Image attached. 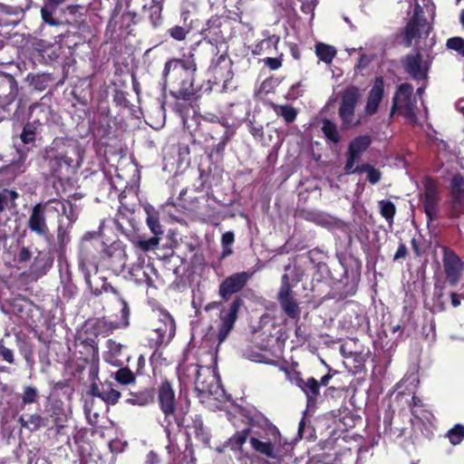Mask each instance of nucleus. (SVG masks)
Masks as SVG:
<instances>
[{
	"instance_id": "nucleus-1",
	"label": "nucleus",
	"mask_w": 464,
	"mask_h": 464,
	"mask_svg": "<svg viewBox=\"0 0 464 464\" xmlns=\"http://www.w3.org/2000/svg\"><path fill=\"white\" fill-rule=\"evenodd\" d=\"M253 428L252 436L249 438V443L252 449L273 460H281L284 458L283 439L278 429L264 420L257 430H254L255 425L251 423Z\"/></svg>"
},
{
	"instance_id": "nucleus-2",
	"label": "nucleus",
	"mask_w": 464,
	"mask_h": 464,
	"mask_svg": "<svg viewBox=\"0 0 464 464\" xmlns=\"http://www.w3.org/2000/svg\"><path fill=\"white\" fill-rule=\"evenodd\" d=\"M197 65L192 57L183 60L173 59L166 63L163 77L166 82L178 83L182 96H189L194 92V73Z\"/></svg>"
},
{
	"instance_id": "nucleus-3",
	"label": "nucleus",
	"mask_w": 464,
	"mask_h": 464,
	"mask_svg": "<svg viewBox=\"0 0 464 464\" xmlns=\"http://www.w3.org/2000/svg\"><path fill=\"white\" fill-rule=\"evenodd\" d=\"M46 158L57 164L56 171L63 164L66 168H78L82 160V150L77 141L56 139L46 151Z\"/></svg>"
},
{
	"instance_id": "nucleus-4",
	"label": "nucleus",
	"mask_w": 464,
	"mask_h": 464,
	"mask_svg": "<svg viewBox=\"0 0 464 464\" xmlns=\"http://www.w3.org/2000/svg\"><path fill=\"white\" fill-rule=\"evenodd\" d=\"M285 274L282 276V284L277 295L283 311L291 318H298L300 308L293 296L292 288L301 281L302 272L290 266L285 267Z\"/></svg>"
},
{
	"instance_id": "nucleus-5",
	"label": "nucleus",
	"mask_w": 464,
	"mask_h": 464,
	"mask_svg": "<svg viewBox=\"0 0 464 464\" xmlns=\"http://www.w3.org/2000/svg\"><path fill=\"white\" fill-rule=\"evenodd\" d=\"M46 206L58 215L57 240L60 245L69 242V232L77 219L76 208L70 201L53 200Z\"/></svg>"
},
{
	"instance_id": "nucleus-6",
	"label": "nucleus",
	"mask_w": 464,
	"mask_h": 464,
	"mask_svg": "<svg viewBox=\"0 0 464 464\" xmlns=\"http://www.w3.org/2000/svg\"><path fill=\"white\" fill-rule=\"evenodd\" d=\"M360 97L359 89L354 86L348 87L343 92L338 110L343 129H354L361 124L362 117L355 114V107Z\"/></svg>"
},
{
	"instance_id": "nucleus-7",
	"label": "nucleus",
	"mask_w": 464,
	"mask_h": 464,
	"mask_svg": "<svg viewBox=\"0 0 464 464\" xmlns=\"http://www.w3.org/2000/svg\"><path fill=\"white\" fill-rule=\"evenodd\" d=\"M195 391L202 400L213 397L220 401L225 396V391L219 383V376L211 367H202Z\"/></svg>"
},
{
	"instance_id": "nucleus-8",
	"label": "nucleus",
	"mask_w": 464,
	"mask_h": 464,
	"mask_svg": "<svg viewBox=\"0 0 464 464\" xmlns=\"http://www.w3.org/2000/svg\"><path fill=\"white\" fill-rule=\"evenodd\" d=\"M395 111L402 114L411 122L416 121V97L411 84L402 83L398 87L393 97L391 115Z\"/></svg>"
},
{
	"instance_id": "nucleus-9",
	"label": "nucleus",
	"mask_w": 464,
	"mask_h": 464,
	"mask_svg": "<svg viewBox=\"0 0 464 464\" xmlns=\"http://www.w3.org/2000/svg\"><path fill=\"white\" fill-rule=\"evenodd\" d=\"M158 401L160 408L164 414L161 425L166 431H169L170 428L176 423V398L172 385L169 382H163L159 387Z\"/></svg>"
},
{
	"instance_id": "nucleus-10",
	"label": "nucleus",
	"mask_w": 464,
	"mask_h": 464,
	"mask_svg": "<svg viewBox=\"0 0 464 464\" xmlns=\"http://www.w3.org/2000/svg\"><path fill=\"white\" fill-rule=\"evenodd\" d=\"M175 321L168 313H160L158 324L149 335L150 347L167 345L175 335Z\"/></svg>"
},
{
	"instance_id": "nucleus-11",
	"label": "nucleus",
	"mask_w": 464,
	"mask_h": 464,
	"mask_svg": "<svg viewBox=\"0 0 464 464\" xmlns=\"http://www.w3.org/2000/svg\"><path fill=\"white\" fill-rule=\"evenodd\" d=\"M462 172H454L450 179L449 190L451 197L452 216L459 217L464 212V166L459 162Z\"/></svg>"
},
{
	"instance_id": "nucleus-12",
	"label": "nucleus",
	"mask_w": 464,
	"mask_h": 464,
	"mask_svg": "<svg viewBox=\"0 0 464 464\" xmlns=\"http://www.w3.org/2000/svg\"><path fill=\"white\" fill-rule=\"evenodd\" d=\"M430 30V25L427 23L423 8L416 5L414 14L410 19L405 28V40L408 45L419 37L427 36Z\"/></svg>"
},
{
	"instance_id": "nucleus-13",
	"label": "nucleus",
	"mask_w": 464,
	"mask_h": 464,
	"mask_svg": "<svg viewBox=\"0 0 464 464\" xmlns=\"http://www.w3.org/2000/svg\"><path fill=\"white\" fill-rule=\"evenodd\" d=\"M241 304L242 301L239 298H237L231 303L227 310L220 311V323L218 331V339L219 344L226 340L228 334L233 329L234 324L237 319V314Z\"/></svg>"
},
{
	"instance_id": "nucleus-14",
	"label": "nucleus",
	"mask_w": 464,
	"mask_h": 464,
	"mask_svg": "<svg viewBox=\"0 0 464 464\" xmlns=\"http://www.w3.org/2000/svg\"><path fill=\"white\" fill-rule=\"evenodd\" d=\"M18 422L21 426L30 431H35L42 428L48 427L50 424L55 425L58 429L63 427V420L57 413L53 412L49 416H41L37 413L28 415L27 419L24 416L18 419Z\"/></svg>"
},
{
	"instance_id": "nucleus-15",
	"label": "nucleus",
	"mask_w": 464,
	"mask_h": 464,
	"mask_svg": "<svg viewBox=\"0 0 464 464\" xmlns=\"http://www.w3.org/2000/svg\"><path fill=\"white\" fill-rule=\"evenodd\" d=\"M255 272L235 273L227 277L219 285V295L227 300L232 295L241 291Z\"/></svg>"
},
{
	"instance_id": "nucleus-16",
	"label": "nucleus",
	"mask_w": 464,
	"mask_h": 464,
	"mask_svg": "<svg viewBox=\"0 0 464 464\" xmlns=\"http://www.w3.org/2000/svg\"><path fill=\"white\" fill-rule=\"evenodd\" d=\"M405 71L415 80H424L430 69V61L421 54L407 55L402 61Z\"/></svg>"
},
{
	"instance_id": "nucleus-17",
	"label": "nucleus",
	"mask_w": 464,
	"mask_h": 464,
	"mask_svg": "<svg viewBox=\"0 0 464 464\" xmlns=\"http://www.w3.org/2000/svg\"><path fill=\"white\" fill-rule=\"evenodd\" d=\"M442 263L448 282L452 286L457 285L462 275L463 262L454 252L445 250Z\"/></svg>"
},
{
	"instance_id": "nucleus-18",
	"label": "nucleus",
	"mask_w": 464,
	"mask_h": 464,
	"mask_svg": "<svg viewBox=\"0 0 464 464\" xmlns=\"http://www.w3.org/2000/svg\"><path fill=\"white\" fill-rule=\"evenodd\" d=\"M201 369L202 366L198 365L196 362H190L188 359L182 362L177 369L180 385L184 388L188 386L196 388L198 379L200 378Z\"/></svg>"
},
{
	"instance_id": "nucleus-19",
	"label": "nucleus",
	"mask_w": 464,
	"mask_h": 464,
	"mask_svg": "<svg viewBox=\"0 0 464 464\" xmlns=\"http://www.w3.org/2000/svg\"><path fill=\"white\" fill-rule=\"evenodd\" d=\"M47 207L46 204L42 205L39 203L35 205L32 209L27 222L29 229L41 237L46 236L48 232V226L45 219V208Z\"/></svg>"
},
{
	"instance_id": "nucleus-20",
	"label": "nucleus",
	"mask_w": 464,
	"mask_h": 464,
	"mask_svg": "<svg viewBox=\"0 0 464 464\" xmlns=\"http://www.w3.org/2000/svg\"><path fill=\"white\" fill-rule=\"evenodd\" d=\"M424 209L430 220L433 219L438 213L440 195L437 185L432 180H427L424 185Z\"/></svg>"
},
{
	"instance_id": "nucleus-21",
	"label": "nucleus",
	"mask_w": 464,
	"mask_h": 464,
	"mask_svg": "<svg viewBox=\"0 0 464 464\" xmlns=\"http://www.w3.org/2000/svg\"><path fill=\"white\" fill-rule=\"evenodd\" d=\"M384 82L382 77H377L369 92L364 112L366 115H373L377 112L380 102L383 98Z\"/></svg>"
},
{
	"instance_id": "nucleus-22",
	"label": "nucleus",
	"mask_w": 464,
	"mask_h": 464,
	"mask_svg": "<svg viewBox=\"0 0 464 464\" xmlns=\"http://www.w3.org/2000/svg\"><path fill=\"white\" fill-rule=\"evenodd\" d=\"M287 375H289L291 382L297 385L305 393L308 402H310L318 395L319 383L314 378L311 377L304 381L299 376L298 373H294L293 378L290 377L289 372H287Z\"/></svg>"
},
{
	"instance_id": "nucleus-23",
	"label": "nucleus",
	"mask_w": 464,
	"mask_h": 464,
	"mask_svg": "<svg viewBox=\"0 0 464 464\" xmlns=\"http://www.w3.org/2000/svg\"><path fill=\"white\" fill-rule=\"evenodd\" d=\"M107 351L103 354L105 362L112 366L120 367L123 364V346L113 340L106 343Z\"/></svg>"
},
{
	"instance_id": "nucleus-24",
	"label": "nucleus",
	"mask_w": 464,
	"mask_h": 464,
	"mask_svg": "<svg viewBox=\"0 0 464 464\" xmlns=\"http://www.w3.org/2000/svg\"><path fill=\"white\" fill-rule=\"evenodd\" d=\"M121 318L119 321L113 320H101L98 323L99 327L106 328L107 332H111L115 329L126 327L129 325V315L130 311L127 303L124 300H121Z\"/></svg>"
},
{
	"instance_id": "nucleus-25",
	"label": "nucleus",
	"mask_w": 464,
	"mask_h": 464,
	"mask_svg": "<svg viewBox=\"0 0 464 464\" xmlns=\"http://www.w3.org/2000/svg\"><path fill=\"white\" fill-rule=\"evenodd\" d=\"M249 432V429L236 432L222 445L221 448H218V450L219 452H223L226 448H229L231 450H241L243 445L248 439Z\"/></svg>"
},
{
	"instance_id": "nucleus-26",
	"label": "nucleus",
	"mask_w": 464,
	"mask_h": 464,
	"mask_svg": "<svg viewBox=\"0 0 464 464\" xmlns=\"http://www.w3.org/2000/svg\"><path fill=\"white\" fill-rule=\"evenodd\" d=\"M145 211L147 214L146 223L154 236H161L163 229L160 223L158 212L151 207H146Z\"/></svg>"
},
{
	"instance_id": "nucleus-27",
	"label": "nucleus",
	"mask_w": 464,
	"mask_h": 464,
	"mask_svg": "<svg viewBox=\"0 0 464 464\" xmlns=\"http://www.w3.org/2000/svg\"><path fill=\"white\" fill-rule=\"evenodd\" d=\"M321 130L328 141L334 144H337L340 141L341 136L339 130L336 124L332 121L328 119L323 120Z\"/></svg>"
},
{
	"instance_id": "nucleus-28",
	"label": "nucleus",
	"mask_w": 464,
	"mask_h": 464,
	"mask_svg": "<svg viewBox=\"0 0 464 464\" xmlns=\"http://www.w3.org/2000/svg\"><path fill=\"white\" fill-rule=\"evenodd\" d=\"M372 142L371 137L368 135L356 137L349 146V152L360 158L361 154L366 150Z\"/></svg>"
},
{
	"instance_id": "nucleus-29",
	"label": "nucleus",
	"mask_w": 464,
	"mask_h": 464,
	"mask_svg": "<svg viewBox=\"0 0 464 464\" xmlns=\"http://www.w3.org/2000/svg\"><path fill=\"white\" fill-rule=\"evenodd\" d=\"M315 53L319 60L325 63H330L336 55V50L332 45L318 43L315 45Z\"/></svg>"
},
{
	"instance_id": "nucleus-30",
	"label": "nucleus",
	"mask_w": 464,
	"mask_h": 464,
	"mask_svg": "<svg viewBox=\"0 0 464 464\" xmlns=\"http://www.w3.org/2000/svg\"><path fill=\"white\" fill-rule=\"evenodd\" d=\"M273 109H274L275 113L277 116H281L287 123L293 122L296 119V115H297L296 110L288 104H284V105L274 104Z\"/></svg>"
},
{
	"instance_id": "nucleus-31",
	"label": "nucleus",
	"mask_w": 464,
	"mask_h": 464,
	"mask_svg": "<svg viewBox=\"0 0 464 464\" xmlns=\"http://www.w3.org/2000/svg\"><path fill=\"white\" fill-rule=\"evenodd\" d=\"M18 198L17 192L9 189H4L0 192V212L5 208H15V199Z\"/></svg>"
},
{
	"instance_id": "nucleus-32",
	"label": "nucleus",
	"mask_w": 464,
	"mask_h": 464,
	"mask_svg": "<svg viewBox=\"0 0 464 464\" xmlns=\"http://www.w3.org/2000/svg\"><path fill=\"white\" fill-rule=\"evenodd\" d=\"M121 398V392L114 390L111 383L102 384V396L101 400L108 404H115Z\"/></svg>"
},
{
	"instance_id": "nucleus-33",
	"label": "nucleus",
	"mask_w": 464,
	"mask_h": 464,
	"mask_svg": "<svg viewBox=\"0 0 464 464\" xmlns=\"http://www.w3.org/2000/svg\"><path fill=\"white\" fill-rule=\"evenodd\" d=\"M379 208L381 215L392 224L396 212L395 205L390 200L382 199L379 201Z\"/></svg>"
},
{
	"instance_id": "nucleus-34",
	"label": "nucleus",
	"mask_w": 464,
	"mask_h": 464,
	"mask_svg": "<svg viewBox=\"0 0 464 464\" xmlns=\"http://www.w3.org/2000/svg\"><path fill=\"white\" fill-rule=\"evenodd\" d=\"M447 437L451 444H459L464 439V426L461 424H456L447 432Z\"/></svg>"
},
{
	"instance_id": "nucleus-35",
	"label": "nucleus",
	"mask_w": 464,
	"mask_h": 464,
	"mask_svg": "<svg viewBox=\"0 0 464 464\" xmlns=\"http://www.w3.org/2000/svg\"><path fill=\"white\" fill-rule=\"evenodd\" d=\"M190 433H193L195 437L204 444L208 443L209 435L207 430L203 427L201 422H195L190 428Z\"/></svg>"
},
{
	"instance_id": "nucleus-36",
	"label": "nucleus",
	"mask_w": 464,
	"mask_h": 464,
	"mask_svg": "<svg viewBox=\"0 0 464 464\" xmlns=\"http://www.w3.org/2000/svg\"><path fill=\"white\" fill-rule=\"evenodd\" d=\"M356 170H358V172H366L367 179L372 184H376L379 182L382 177L380 170L369 165H365L361 168L357 167Z\"/></svg>"
},
{
	"instance_id": "nucleus-37",
	"label": "nucleus",
	"mask_w": 464,
	"mask_h": 464,
	"mask_svg": "<svg viewBox=\"0 0 464 464\" xmlns=\"http://www.w3.org/2000/svg\"><path fill=\"white\" fill-rule=\"evenodd\" d=\"M115 379L121 384L127 385L134 382V375L128 368H121L115 372Z\"/></svg>"
},
{
	"instance_id": "nucleus-38",
	"label": "nucleus",
	"mask_w": 464,
	"mask_h": 464,
	"mask_svg": "<svg viewBox=\"0 0 464 464\" xmlns=\"http://www.w3.org/2000/svg\"><path fill=\"white\" fill-rule=\"evenodd\" d=\"M39 394L36 388L33 386H26L22 394V401L24 404L34 403L38 401Z\"/></svg>"
},
{
	"instance_id": "nucleus-39",
	"label": "nucleus",
	"mask_w": 464,
	"mask_h": 464,
	"mask_svg": "<svg viewBox=\"0 0 464 464\" xmlns=\"http://www.w3.org/2000/svg\"><path fill=\"white\" fill-rule=\"evenodd\" d=\"M160 244L159 236H154L149 239H140L135 242V245L142 251H149L158 247Z\"/></svg>"
},
{
	"instance_id": "nucleus-40",
	"label": "nucleus",
	"mask_w": 464,
	"mask_h": 464,
	"mask_svg": "<svg viewBox=\"0 0 464 464\" xmlns=\"http://www.w3.org/2000/svg\"><path fill=\"white\" fill-rule=\"evenodd\" d=\"M447 47L456 51L459 55L464 57V39L461 37H451L448 39Z\"/></svg>"
},
{
	"instance_id": "nucleus-41",
	"label": "nucleus",
	"mask_w": 464,
	"mask_h": 464,
	"mask_svg": "<svg viewBox=\"0 0 464 464\" xmlns=\"http://www.w3.org/2000/svg\"><path fill=\"white\" fill-rule=\"evenodd\" d=\"M0 356L5 362L10 364L14 362V350L5 345L4 339H0Z\"/></svg>"
},
{
	"instance_id": "nucleus-42",
	"label": "nucleus",
	"mask_w": 464,
	"mask_h": 464,
	"mask_svg": "<svg viewBox=\"0 0 464 464\" xmlns=\"http://www.w3.org/2000/svg\"><path fill=\"white\" fill-rule=\"evenodd\" d=\"M93 404H94V400H91L90 401H86L85 405H84L85 415H86L88 421L91 424L96 423L98 420V417H99L98 412H96V411L92 412Z\"/></svg>"
},
{
	"instance_id": "nucleus-43",
	"label": "nucleus",
	"mask_w": 464,
	"mask_h": 464,
	"mask_svg": "<svg viewBox=\"0 0 464 464\" xmlns=\"http://www.w3.org/2000/svg\"><path fill=\"white\" fill-rule=\"evenodd\" d=\"M21 140L24 144L32 143L35 139V133L33 127L30 125L24 126L23 132L20 135Z\"/></svg>"
},
{
	"instance_id": "nucleus-44",
	"label": "nucleus",
	"mask_w": 464,
	"mask_h": 464,
	"mask_svg": "<svg viewBox=\"0 0 464 464\" xmlns=\"http://www.w3.org/2000/svg\"><path fill=\"white\" fill-rule=\"evenodd\" d=\"M188 32L185 28H183V27H181V26H179V25H176V26H174V27H171V28L169 30V35H170L173 39H175V40H177V41H182V40H184V39L186 38V36H187V34H188Z\"/></svg>"
},
{
	"instance_id": "nucleus-45",
	"label": "nucleus",
	"mask_w": 464,
	"mask_h": 464,
	"mask_svg": "<svg viewBox=\"0 0 464 464\" xmlns=\"http://www.w3.org/2000/svg\"><path fill=\"white\" fill-rule=\"evenodd\" d=\"M358 159L359 157L350 154V152H348V160L344 168L347 172H358L356 169H353L354 163L356 160H358Z\"/></svg>"
},
{
	"instance_id": "nucleus-46",
	"label": "nucleus",
	"mask_w": 464,
	"mask_h": 464,
	"mask_svg": "<svg viewBox=\"0 0 464 464\" xmlns=\"http://www.w3.org/2000/svg\"><path fill=\"white\" fill-rule=\"evenodd\" d=\"M235 241V237L232 232H226L222 235L221 244L222 246H231Z\"/></svg>"
},
{
	"instance_id": "nucleus-47",
	"label": "nucleus",
	"mask_w": 464,
	"mask_h": 464,
	"mask_svg": "<svg viewBox=\"0 0 464 464\" xmlns=\"http://www.w3.org/2000/svg\"><path fill=\"white\" fill-rule=\"evenodd\" d=\"M31 258V252L27 247H22L17 255L19 262H26Z\"/></svg>"
},
{
	"instance_id": "nucleus-48",
	"label": "nucleus",
	"mask_w": 464,
	"mask_h": 464,
	"mask_svg": "<svg viewBox=\"0 0 464 464\" xmlns=\"http://www.w3.org/2000/svg\"><path fill=\"white\" fill-rule=\"evenodd\" d=\"M266 64L272 70H277L281 67V61L277 58H266Z\"/></svg>"
},
{
	"instance_id": "nucleus-49",
	"label": "nucleus",
	"mask_w": 464,
	"mask_h": 464,
	"mask_svg": "<svg viewBox=\"0 0 464 464\" xmlns=\"http://www.w3.org/2000/svg\"><path fill=\"white\" fill-rule=\"evenodd\" d=\"M407 255V247L405 245L401 244L394 255V259H400L405 257Z\"/></svg>"
},
{
	"instance_id": "nucleus-50",
	"label": "nucleus",
	"mask_w": 464,
	"mask_h": 464,
	"mask_svg": "<svg viewBox=\"0 0 464 464\" xmlns=\"http://www.w3.org/2000/svg\"><path fill=\"white\" fill-rule=\"evenodd\" d=\"M90 393L93 397H97V398L101 399V396H102V387L100 388L96 383H93L91 386Z\"/></svg>"
},
{
	"instance_id": "nucleus-51",
	"label": "nucleus",
	"mask_w": 464,
	"mask_h": 464,
	"mask_svg": "<svg viewBox=\"0 0 464 464\" xmlns=\"http://www.w3.org/2000/svg\"><path fill=\"white\" fill-rule=\"evenodd\" d=\"M162 353L159 350H155L150 356L151 363H158L161 360Z\"/></svg>"
},
{
	"instance_id": "nucleus-52",
	"label": "nucleus",
	"mask_w": 464,
	"mask_h": 464,
	"mask_svg": "<svg viewBox=\"0 0 464 464\" xmlns=\"http://www.w3.org/2000/svg\"><path fill=\"white\" fill-rule=\"evenodd\" d=\"M451 304L454 307H457L460 304V298L456 293L451 294Z\"/></svg>"
},
{
	"instance_id": "nucleus-53",
	"label": "nucleus",
	"mask_w": 464,
	"mask_h": 464,
	"mask_svg": "<svg viewBox=\"0 0 464 464\" xmlns=\"http://www.w3.org/2000/svg\"><path fill=\"white\" fill-rule=\"evenodd\" d=\"M41 14H42V17L43 19L46 22V23H49V24H53L50 20V17H51V14L48 13V11L44 8H43L41 10Z\"/></svg>"
},
{
	"instance_id": "nucleus-54",
	"label": "nucleus",
	"mask_w": 464,
	"mask_h": 464,
	"mask_svg": "<svg viewBox=\"0 0 464 464\" xmlns=\"http://www.w3.org/2000/svg\"><path fill=\"white\" fill-rule=\"evenodd\" d=\"M223 247V252H222V258H225L228 256H230L232 254V249L230 246H222Z\"/></svg>"
},
{
	"instance_id": "nucleus-55",
	"label": "nucleus",
	"mask_w": 464,
	"mask_h": 464,
	"mask_svg": "<svg viewBox=\"0 0 464 464\" xmlns=\"http://www.w3.org/2000/svg\"><path fill=\"white\" fill-rule=\"evenodd\" d=\"M411 246H412V248L414 249L416 255L419 256L420 255V250H419V246L417 245V240L415 238H412Z\"/></svg>"
},
{
	"instance_id": "nucleus-56",
	"label": "nucleus",
	"mask_w": 464,
	"mask_h": 464,
	"mask_svg": "<svg viewBox=\"0 0 464 464\" xmlns=\"http://www.w3.org/2000/svg\"><path fill=\"white\" fill-rule=\"evenodd\" d=\"M65 0H48V4L53 6H57L63 4Z\"/></svg>"
},
{
	"instance_id": "nucleus-57",
	"label": "nucleus",
	"mask_w": 464,
	"mask_h": 464,
	"mask_svg": "<svg viewBox=\"0 0 464 464\" xmlns=\"http://www.w3.org/2000/svg\"><path fill=\"white\" fill-rule=\"evenodd\" d=\"M331 379V376L330 375H324V377H322L321 379V384L322 385H327L329 380Z\"/></svg>"
},
{
	"instance_id": "nucleus-58",
	"label": "nucleus",
	"mask_w": 464,
	"mask_h": 464,
	"mask_svg": "<svg viewBox=\"0 0 464 464\" xmlns=\"http://www.w3.org/2000/svg\"><path fill=\"white\" fill-rule=\"evenodd\" d=\"M459 21H460L461 25L464 27V10H462L460 13Z\"/></svg>"
},
{
	"instance_id": "nucleus-59",
	"label": "nucleus",
	"mask_w": 464,
	"mask_h": 464,
	"mask_svg": "<svg viewBox=\"0 0 464 464\" xmlns=\"http://www.w3.org/2000/svg\"><path fill=\"white\" fill-rule=\"evenodd\" d=\"M138 362L139 364H144L145 362V358L143 355H140L139 359H138Z\"/></svg>"
},
{
	"instance_id": "nucleus-60",
	"label": "nucleus",
	"mask_w": 464,
	"mask_h": 464,
	"mask_svg": "<svg viewBox=\"0 0 464 464\" xmlns=\"http://www.w3.org/2000/svg\"><path fill=\"white\" fill-rule=\"evenodd\" d=\"M218 303H213V304H208L206 308H207V310H208L210 308L218 307Z\"/></svg>"
},
{
	"instance_id": "nucleus-61",
	"label": "nucleus",
	"mask_w": 464,
	"mask_h": 464,
	"mask_svg": "<svg viewBox=\"0 0 464 464\" xmlns=\"http://www.w3.org/2000/svg\"><path fill=\"white\" fill-rule=\"evenodd\" d=\"M92 237V233L88 232L83 236V239H89Z\"/></svg>"
},
{
	"instance_id": "nucleus-62",
	"label": "nucleus",
	"mask_w": 464,
	"mask_h": 464,
	"mask_svg": "<svg viewBox=\"0 0 464 464\" xmlns=\"http://www.w3.org/2000/svg\"><path fill=\"white\" fill-rule=\"evenodd\" d=\"M422 92H423V89L422 88H419L417 90V94L421 95Z\"/></svg>"
},
{
	"instance_id": "nucleus-63",
	"label": "nucleus",
	"mask_w": 464,
	"mask_h": 464,
	"mask_svg": "<svg viewBox=\"0 0 464 464\" xmlns=\"http://www.w3.org/2000/svg\"><path fill=\"white\" fill-rule=\"evenodd\" d=\"M412 401H413V402H414V404H415V405H417V404H418V402H419V399H417L416 397H413V398H412Z\"/></svg>"
},
{
	"instance_id": "nucleus-64",
	"label": "nucleus",
	"mask_w": 464,
	"mask_h": 464,
	"mask_svg": "<svg viewBox=\"0 0 464 464\" xmlns=\"http://www.w3.org/2000/svg\"><path fill=\"white\" fill-rule=\"evenodd\" d=\"M399 328H400V326L394 327L393 332H396Z\"/></svg>"
}]
</instances>
